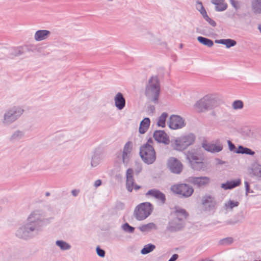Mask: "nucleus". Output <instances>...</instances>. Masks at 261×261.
<instances>
[{
  "mask_svg": "<svg viewBox=\"0 0 261 261\" xmlns=\"http://www.w3.org/2000/svg\"><path fill=\"white\" fill-rule=\"evenodd\" d=\"M218 105V101L212 95H206L195 103L194 110L200 113L213 109Z\"/></svg>",
  "mask_w": 261,
  "mask_h": 261,
  "instance_id": "obj_1",
  "label": "nucleus"
},
{
  "mask_svg": "<svg viewBox=\"0 0 261 261\" xmlns=\"http://www.w3.org/2000/svg\"><path fill=\"white\" fill-rule=\"evenodd\" d=\"M152 144L153 141L149 139L147 143L140 149V156L144 162L148 164L153 163L156 159L155 152Z\"/></svg>",
  "mask_w": 261,
  "mask_h": 261,
  "instance_id": "obj_2",
  "label": "nucleus"
},
{
  "mask_svg": "<svg viewBox=\"0 0 261 261\" xmlns=\"http://www.w3.org/2000/svg\"><path fill=\"white\" fill-rule=\"evenodd\" d=\"M187 214L185 210L179 209L172 214V220L170 223L171 231H176L183 226V221L186 219Z\"/></svg>",
  "mask_w": 261,
  "mask_h": 261,
  "instance_id": "obj_3",
  "label": "nucleus"
},
{
  "mask_svg": "<svg viewBox=\"0 0 261 261\" xmlns=\"http://www.w3.org/2000/svg\"><path fill=\"white\" fill-rule=\"evenodd\" d=\"M160 84L156 77H152L147 86L145 94L151 100L158 99L160 93Z\"/></svg>",
  "mask_w": 261,
  "mask_h": 261,
  "instance_id": "obj_4",
  "label": "nucleus"
},
{
  "mask_svg": "<svg viewBox=\"0 0 261 261\" xmlns=\"http://www.w3.org/2000/svg\"><path fill=\"white\" fill-rule=\"evenodd\" d=\"M195 141V137L193 134H188L174 139L172 141V146L177 150L181 151L186 149Z\"/></svg>",
  "mask_w": 261,
  "mask_h": 261,
  "instance_id": "obj_5",
  "label": "nucleus"
},
{
  "mask_svg": "<svg viewBox=\"0 0 261 261\" xmlns=\"http://www.w3.org/2000/svg\"><path fill=\"white\" fill-rule=\"evenodd\" d=\"M152 211V205L149 202H144L136 207L134 215L137 220H143L147 218Z\"/></svg>",
  "mask_w": 261,
  "mask_h": 261,
  "instance_id": "obj_6",
  "label": "nucleus"
},
{
  "mask_svg": "<svg viewBox=\"0 0 261 261\" xmlns=\"http://www.w3.org/2000/svg\"><path fill=\"white\" fill-rule=\"evenodd\" d=\"M171 191L177 194L184 197H189L193 193V189L187 184H177L172 186Z\"/></svg>",
  "mask_w": 261,
  "mask_h": 261,
  "instance_id": "obj_7",
  "label": "nucleus"
},
{
  "mask_svg": "<svg viewBox=\"0 0 261 261\" xmlns=\"http://www.w3.org/2000/svg\"><path fill=\"white\" fill-rule=\"evenodd\" d=\"M187 158L193 169L200 170L204 168V165L202 159L199 158L194 153L189 152L187 154Z\"/></svg>",
  "mask_w": 261,
  "mask_h": 261,
  "instance_id": "obj_8",
  "label": "nucleus"
},
{
  "mask_svg": "<svg viewBox=\"0 0 261 261\" xmlns=\"http://www.w3.org/2000/svg\"><path fill=\"white\" fill-rule=\"evenodd\" d=\"M185 125L184 120L177 115H173L170 117L169 126L171 129H176L181 128Z\"/></svg>",
  "mask_w": 261,
  "mask_h": 261,
  "instance_id": "obj_9",
  "label": "nucleus"
},
{
  "mask_svg": "<svg viewBox=\"0 0 261 261\" xmlns=\"http://www.w3.org/2000/svg\"><path fill=\"white\" fill-rule=\"evenodd\" d=\"M167 165L170 170L175 173H180L182 169L181 163L174 158H171L169 159Z\"/></svg>",
  "mask_w": 261,
  "mask_h": 261,
  "instance_id": "obj_10",
  "label": "nucleus"
},
{
  "mask_svg": "<svg viewBox=\"0 0 261 261\" xmlns=\"http://www.w3.org/2000/svg\"><path fill=\"white\" fill-rule=\"evenodd\" d=\"M153 138L157 142L163 143L165 144H168L170 140L167 134L163 130H156L154 132L153 135Z\"/></svg>",
  "mask_w": 261,
  "mask_h": 261,
  "instance_id": "obj_11",
  "label": "nucleus"
},
{
  "mask_svg": "<svg viewBox=\"0 0 261 261\" xmlns=\"http://www.w3.org/2000/svg\"><path fill=\"white\" fill-rule=\"evenodd\" d=\"M133 171L132 169H128L126 173V187L129 192H132L133 188L135 190L140 189V187L137 185H134V179L133 177Z\"/></svg>",
  "mask_w": 261,
  "mask_h": 261,
  "instance_id": "obj_12",
  "label": "nucleus"
},
{
  "mask_svg": "<svg viewBox=\"0 0 261 261\" xmlns=\"http://www.w3.org/2000/svg\"><path fill=\"white\" fill-rule=\"evenodd\" d=\"M202 146L206 150L210 152H219L222 149V146L221 144H211L206 140H203L202 143Z\"/></svg>",
  "mask_w": 261,
  "mask_h": 261,
  "instance_id": "obj_13",
  "label": "nucleus"
},
{
  "mask_svg": "<svg viewBox=\"0 0 261 261\" xmlns=\"http://www.w3.org/2000/svg\"><path fill=\"white\" fill-rule=\"evenodd\" d=\"M189 181L194 185L201 187L207 185L209 182L210 179L206 177H191L189 179Z\"/></svg>",
  "mask_w": 261,
  "mask_h": 261,
  "instance_id": "obj_14",
  "label": "nucleus"
},
{
  "mask_svg": "<svg viewBox=\"0 0 261 261\" xmlns=\"http://www.w3.org/2000/svg\"><path fill=\"white\" fill-rule=\"evenodd\" d=\"M228 144L230 149L236 152L237 153H246L252 155L254 153V152L251 150L247 148H244L242 146H240L237 150H235L236 148L234 145L230 141H228Z\"/></svg>",
  "mask_w": 261,
  "mask_h": 261,
  "instance_id": "obj_15",
  "label": "nucleus"
},
{
  "mask_svg": "<svg viewBox=\"0 0 261 261\" xmlns=\"http://www.w3.org/2000/svg\"><path fill=\"white\" fill-rule=\"evenodd\" d=\"M202 204L206 210H210L211 208L214 207L215 201L212 196H205L202 199Z\"/></svg>",
  "mask_w": 261,
  "mask_h": 261,
  "instance_id": "obj_16",
  "label": "nucleus"
},
{
  "mask_svg": "<svg viewBox=\"0 0 261 261\" xmlns=\"http://www.w3.org/2000/svg\"><path fill=\"white\" fill-rule=\"evenodd\" d=\"M115 103L116 106L119 109H122L125 106V101L122 94L118 93L115 97Z\"/></svg>",
  "mask_w": 261,
  "mask_h": 261,
  "instance_id": "obj_17",
  "label": "nucleus"
},
{
  "mask_svg": "<svg viewBox=\"0 0 261 261\" xmlns=\"http://www.w3.org/2000/svg\"><path fill=\"white\" fill-rule=\"evenodd\" d=\"M241 184V180L238 179L234 180L228 181L226 184H222L221 188L224 190L231 189Z\"/></svg>",
  "mask_w": 261,
  "mask_h": 261,
  "instance_id": "obj_18",
  "label": "nucleus"
},
{
  "mask_svg": "<svg viewBox=\"0 0 261 261\" xmlns=\"http://www.w3.org/2000/svg\"><path fill=\"white\" fill-rule=\"evenodd\" d=\"M147 196L154 197L155 198L161 200L162 202H164L165 197L164 195L156 190H150L147 193Z\"/></svg>",
  "mask_w": 261,
  "mask_h": 261,
  "instance_id": "obj_19",
  "label": "nucleus"
},
{
  "mask_svg": "<svg viewBox=\"0 0 261 261\" xmlns=\"http://www.w3.org/2000/svg\"><path fill=\"white\" fill-rule=\"evenodd\" d=\"M49 34V32L46 30H40L36 32L35 38L36 40L40 41L46 39Z\"/></svg>",
  "mask_w": 261,
  "mask_h": 261,
  "instance_id": "obj_20",
  "label": "nucleus"
},
{
  "mask_svg": "<svg viewBox=\"0 0 261 261\" xmlns=\"http://www.w3.org/2000/svg\"><path fill=\"white\" fill-rule=\"evenodd\" d=\"M150 125V120L148 118L144 119L141 122L139 127V132L141 134L145 133L148 129Z\"/></svg>",
  "mask_w": 261,
  "mask_h": 261,
  "instance_id": "obj_21",
  "label": "nucleus"
},
{
  "mask_svg": "<svg viewBox=\"0 0 261 261\" xmlns=\"http://www.w3.org/2000/svg\"><path fill=\"white\" fill-rule=\"evenodd\" d=\"M212 3L216 6V9L218 11H223L227 8V4L224 0H212Z\"/></svg>",
  "mask_w": 261,
  "mask_h": 261,
  "instance_id": "obj_22",
  "label": "nucleus"
},
{
  "mask_svg": "<svg viewBox=\"0 0 261 261\" xmlns=\"http://www.w3.org/2000/svg\"><path fill=\"white\" fill-rule=\"evenodd\" d=\"M198 5L199 6V7L201 8V10L200 11V12L201 14L202 15L203 17L204 18V19L208 21L212 25L215 26L216 25V22L212 20L207 15L206 12L205 10L204 9L203 7H202V3H198Z\"/></svg>",
  "mask_w": 261,
  "mask_h": 261,
  "instance_id": "obj_23",
  "label": "nucleus"
},
{
  "mask_svg": "<svg viewBox=\"0 0 261 261\" xmlns=\"http://www.w3.org/2000/svg\"><path fill=\"white\" fill-rule=\"evenodd\" d=\"M132 148V144L129 142L126 143L125 145L123 153V161L124 163L126 162V160L128 158V155L130 152Z\"/></svg>",
  "mask_w": 261,
  "mask_h": 261,
  "instance_id": "obj_24",
  "label": "nucleus"
},
{
  "mask_svg": "<svg viewBox=\"0 0 261 261\" xmlns=\"http://www.w3.org/2000/svg\"><path fill=\"white\" fill-rule=\"evenodd\" d=\"M216 42L222 43L226 45L227 47H230L234 46L236 44V42L233 40L231 39H222L216 41Z\"/></svg>",
  "mask_w": 261,
  "mask_h": 261,
  "instance_id": "obj_25",
  "label": "nucleus"
},
{
  "mask_svg": "<svg viewBox=\"0 0 261 261\" xmlns=\"http://www.w3.org/2000/svg\"><path fill=\"white\" fill-rule=\"evenodd\" d=\"M167 114L166 113H163L161 116L159 117L158 122V125L159 126L164 127L165 126L166 124V120L167 117Z\"/></svg>",
  "mask_w": 261,
  "mask_h": 261,
  "instance_id": "obj_26",
  "label": "nucleus"
},
{
  "mask_svg": "<svg viewBox=\"0 0 261 261\" xmlns=\"http://www.w3.org/2000/svg\"><path fill=\"white\" fill-rule=\"evenodd\" d=\"M16 112L11 111L9 112L5 116V120L7 122L14 121L16 119L15 116Z\"/></svg>",
  "mask_w": 261,
  "mask_h": 261,
  "instance_id": "obj_27",
  "label": "nucleus"
},
{
  "mask_svg": "<svg viewBox=\"0 0 261 261\" xmlns=\"http://www.w3.org/2000/svg\"><path fill=\"white\" fill-rule=\"evenodd\" d=\"M253 8L255 13H261V0H254L253 4Z\"/></svg>",
  "mask_w": 261,
  "mask_h": 261,
  "instance_id": "obj_28",
  "label": "nucleus"
},
{
  "mask_svg": "<svg viewBox=\"0 0 261 261\" xmlns=\"http://www.w3.org/2000/svg\"><path fill=\"white\" fill-rule=\"evenodd\" d=\"M198 40L201 43L207 45L208 47H211L213 45L214 43L213 41L210 40L208 39L202 37H198Z\"/></svg>",
  "mask_w": 261,
  "mask_h": 261,
  "instance_id": "obj_29",
  "label": "nucleus"
},
{
  "mask_svg": "<svg viewBox=\"0 0 261 261\" xmlns=\"http://www.w3.org/2000/svg\"><path fill=\"white\" fill-rule=\"evenodd\" d=\"M155 225L153 223H150L146 225L141 226L140 229L142 231H149L151 229H156Z\"/></svg>",
  "mask_w": 261,
  "mask_h": 261,
  "instance_id": "obj_30",
  "label": "nucleus"
},
{
  "mask_svg": "<svg viewBox=\"0 0 261 261\" xmlns=\"http://www.w3.org/2000/svg\"><path fill=\"white\" fill-rule=\"evenodd\" d=\"M155 248V246L152 244L145 245L141 250V253L143 254H147L152 251Z\"/></svg>",
  "mask_w": 261,
  "mask_h": 261,
  "instance_id": "obj_31",
  "label": "nucleus"
},
{
  "mask_svg": "<svg viewBox=\"0 0 261 261\" xmlns=\"http://www.w3.org/2000/svg\"><path fill=\"white\" fill-rule=\"evenodd\" d=\"M253 174L257 177L261 178V166L255 165L252 169Z\"/></svg>",
  "mask_w": 261,
  "mask_h": 261,
  "instance_id": "obj_32",
  "label": "nucleus"
},
{
  "mask_svg": "<svg viewBox=\"0 0 261 261\" xmlns=\"http://www.w3.org/2000/svg\"><path fill=\"white\" fill-rule=\"evenodd\" d=\"M56 244L63 250H66L70 248V245L69 244L62 241H57Z\"/></svg>",
  "mask_w": 261,
  "mask_h": 261,
  "instance_id": "obj_33",
  "label": "nucleus"
},
{
  "mask_svg": "<svg viewBox=\"0 0 261 261\" xmlns=\"http://www.w3.org/2000/svg\"><path fill=\"white\" fill-rule=\"evenodd\" d=\"M239 202L238 201L229 200L225 204V206L227 209H232L234 207L237 206Z\"/></svg>",
  "mask_w": 261,
  "mask_h": 261,
  "instance_id": "obj_34",
  "label": "nucleus"
},
{
  "mask_svg": "<svg viewBox=\"0 0 261 261\" xmlns=\"http://www.w3.org/2000/svg\"><path fill=\"white\" fill-rule=\"evenodd\" d=\"M232 107L234 109H241L243 107V103L241 100H236L233 102Z\"/></svg>",
  "mask_w": 261,
  "mask_h": 261,
  "instance_id": "obj_35",
  "label": "nucleus"
},
{
  "mask_svg": "<svg viewBox=\"0 0 261 261\" xmlns=\"http://www.w3.org/2000/svg\"><path fill=\"white\" fill-rule=\"evenodd\" d=\"M123 228L125 230L129 232H133L134 228L130 226L128 224H125L123 226Z\"/></svg>",
  "mask_w": 261,
  "mask_h": 261,
  "instance_id": "obj_36",
  "label": "nucleus"
},
{
  "mask_svg": "<svg viewBox=\"0 0 261 261\" xmlns=\"http://www.w3.org/2000/svg\"><path fill=\"white\" fill-rule=\"evenodd\" d=\"M97 253L100 256L103 257L105 254V252L104 250L100 249L99 247H97L96 248Z\"/></svg>",
  "mask_w": 261,
  "mask_h": 261,
  "instance_id": "obj_37",
  "label": "nucleus"
},
{
  "mask_svg": "<svg viewBox=\"0 0 261 261\" xmlns=\"http://www.w3.org/2000/svg\"><path fill=\"white\" fill-rule=\"evenodd\" d=\"M231 3L234 8L238 9L240 7L239 3L234 0H230Z\"/></svg>",
  "mask_w": 261,
  "mask_h": 261,
  "instance_id": "obj_38",
  "label": "nucleus"
},
{
  "mask_svg": "<svg viewBox=\"0 0 261 261\" xmlns=\"http://www.w3.org/2000/svg\"><path fill=\"white\" fill-rule=\"evenodd\" d=\"M178 258V255L176 254H174L172 257L169 259V261H175Z\"/></svg>",
  "mask_w": 261,
  "mask_h": 261,
  "instance_id": "obj_39",
  "label": "nucleus"
},
{
  "mask_svg": "<svg viewBox=\"0 0 261 261\" xmlns=\"http://www.w3.org/2000/svg\"><path fill=\"white\" fill-rule=\"evenodd\" d=\"M101 184V180H97L94 183V186L95 187H97L99 186Z\"/></svg>",
  "mask_w": 261,
  "mask_h": 261,
  "instance_id": "obj_40",
  "label": "nucleus"
},
{
  "mask_svg": "<svg viewBox=\"0 0 261 261\" xmlns=\"http://www.w3.org/2000/svg\"><path fill=\"white\" fill-rule=\"evenodd\" d=\"M232 242V239H231V238H229V239H226V240H224L223 241V243H224H224H231Z\"/></svg>",
  "mask_w": 261,
  "mask_h": 261,
  "instance_id": "obj_41",
  "label": "nucleus"
},
{
  "mask_svg": "<svg viewBox=\"0 0 261 261\" xmlns=\"http://www.w3.org/2000/svg\"><path fill=\"white\" fill-rule=\"evenodd\" d=\"M245 184L246 192H247V193L249 192V183L247 181H246L245 182Z\"/></svg>",
  "mask_w": 261,
  "mask_h": 261,
  "instance_id": "obj_42",
  "label": "nucleus"
},
{
  "mask_svg": "<svg viewBox=\"0 0 261 261\" xmlns=\"http://www.w3.org/2000/svg\"><path fill=\"white\" fill-rule=\"evenodd\" d=\"M79 193L77 190H74L72 191V193L74 196H76Z\"/></svg>",
  "mask_w": 261,
  "mask_h": 261,
  "instance_id": "obj_43",
  "label": "nucleus"
},
{
  "mask_svg": "<svg viewBox=\"0 0 261 261\" xmlns=\"http://www.w3.org/2000/svg\"><path fill=\"white\" fill-rule=\"evenodd\" d=\"M259 30H260V31L261 32V25L259 26Z\"/></svg>",
  "mask_w": 261,
  "mask_h": 261,
  "instance_id": "obj_44",
  "label": "nucleus"
},
{
  "mask_svg": "<svg viewBox=\"0 0 261 261\" xmlns=\"http://www.w3.org/2000/svg\"><path fill=\"white\" fill-rule=\"evenodd\" d=\"M20 114H19V115H20L21 114H22V112H20L19 113Z\"/></svg>",
  "mask_w": 261,
  "mask_h": 261,
  "instance_id": "obj_45",
  "label": "nucleus"
},
{
  "mask_svg": "<svg viewBox=\"0 0 261 261\" xmlns=\"http://www.w3.org/2000/svg\"><path fill=\"white\" fill-rule=\"evenodd\" d=\"M91 164H92V166H94L93 162H92Z\"/></svg>",
  "mask_w": 261,
  "mask_h": 261,
  "instance_id": "obj_46",
  "label": "nucleus"
}]
</instances>
